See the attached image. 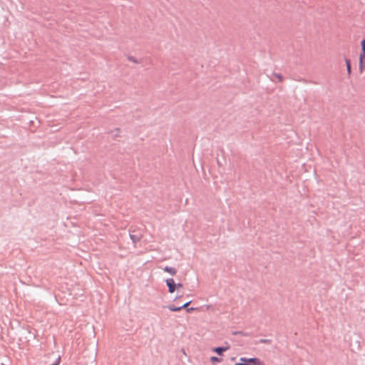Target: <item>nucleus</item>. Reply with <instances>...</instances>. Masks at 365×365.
<instances>
[{
    "instance_id": "1",
    "label": "nucleus",
    "mask_w": 365,
    "mask_h": 365,
    "mask_svg": "<svg viewBox=\"0 0 365 365\" xmlns=\"http://www.w3.org/2000/svg\"><path fill=\"white\" fill-rule=\"evenodd\" d=\"M167 286L168 287V291L170 293H173L176 288V284L173 279H168L166 280Z\"/></svg>"
},
{
    "instance_id": "11",
    "label": "nucleus",
    "mask_w": 365,
    "mask_h": 365,
    "mask_svg": "<svg viewBox=\"0 0 365 365\" xmlns=\"http://www.w3.org/2000/svg\"><path fill=\"white\" fill-rule=\"evenodd\" d=\"M190 304V302H187V303H185V304H183L182 306H181L180 307H182V308H186V307H188V305H189Z\"/></svg>"
},
{
    "instance_id": "5",
    "label": "nucleus",
    "mask_w": 365,
    "mask_h": 365,
    "mask_svg": "<svg viewBox=\"0 0 365 365\" xmlns=\"http://www.w3.org/2000/svg\"><path fill=\"white\" fill-rule=\"evenodd\" d=\"M128 61L133 63H135V64H138L140 63V61H138L135 57L133 56H129L128 57Z\"/></svg>"
},
{
    "instance_id": "7",
    "label": "nucleus",
    "mask_w": 365,
    "mask_h": 365,
    "mask_svg": "<svg viewBox=\"0 0 365 365\" xmlns=\"http://www.w3.org/2000/svg\"><path fill=\"white\" fill-rule=\"evenodd\" d=\"M168 309L172 312H179L182 309V307H176L175 306L171 305V306L168 307Z\"/></svg>"
},
{
    "instance_id": "2",
    "label": "nucleus",
    "mask_w": 365,
    "mask_h": 365,
    "mask_svg": "<svg viewBox=\"0 0 365 365\" xmlns=\"http://www.w3.org/2000/svg\"><path fill=\"white\" fill-rule=\"evenodd\" d=\"M361 53H360L359 58L361 60H365V39L361 42Z\"/></svg>"
},
{
    "instance_id": "4",
    "label": "nucleus",
    "mask_w": 365,
    "mask_h": 365,
    "mask_svg": "<svg viewBox=\"0 0 365 365\" xmlns=\"http://www.w3.org/2000/svg\"><path fill=\"white\" fill-rule=\"evenodd\" d=\"M226 350H227V349L223 348V347H216L214 349V351L216 352L219 355H222V353Z\"/></svg>"
},
{
    "instance_id": "13",
    "label": "nucleus",
    "mask_w": 365,
    "mask_h": 365,
    "mask_svg": "<svg viewBox=\"0 0 365 365\" xmlns=\"http://www.w3.org/2000/svg\"><path fill=\"white\" fill-rule=\"evenodd\" d=\"M192 310H194V308H190V309H187V311L188 312H191V311H192Z\"/></svg>"
},
{
    "instance_id": "10",
    "label": "nucleus",
    "mask_w": 365,
    "mask_h": 365,
    "mask_svg": "<svg viewBox=\"0 0 365 365\" xmlns=\"http://www.w3.org/2000/svg\"><path fill=\"white\" fill-rule=\"evenodd\" d=\"M274 77L277 78L279 81H282V77L279 74H274Z\"/></svg>"
},
{
    "instance_id": "12",
    "label": "nucleus",
    "mask_w": 365,
    "mask_h": 365,
    "mask_svg": "<svg viewBox=\"0 0 365 365\" xmlns=\"http://www.w3.org/2000/svg\"><path fill=\"white\" fill-rule=\"evenodd\" d=\"M182 284H176V287H178V288H179V287H182Z\"/></svg>"
},
{
    "instance_id": "3",
    "label": "nucleus",
    "mask_w": 365,
    "mask_h": 365,
    "mask_svg": "<svg viewBox=\"0 0 365 365\" xmlns=\"http://www.w3.org/2000/svg\"><path fill=\"white\" fill-rule=\"evenodd\" d=\"M164 271L168 273H170L173 275H175L177 272L176 269L173 267H165L164 268Z\"/></svg>"
},
{
    "instance_id": "8",
    "label": "nucleus",
    "mask_w": 365,
    "mask_h": 365,
    "mask_svg": "<svg viewBox=\"0 0 365 365\" xmlns=\"http://www.w3.org/2000/svg\"><path fill=\"white\" fill-rule=\"evenodd\" d=\"M346 66L347 68V72L349 74L351 73V63L349 59H346Z\"/></svg>"
},
{
    "instance_id": "6",
    "label": "nucleus",
    "mask_w": 365,
    "mask_h": 365,
    "mask_svg": "<svg viewBox=\"0 0 365 365\" xmlns=\"http://www.w3.org/2000/svg\"><path fill=\"white\" fill-rule=\"evenodd\" d=\"M364 61L365 60H361L359 58V71H360L361 73H362L364 71H365Z\"/></svg>"
},
{
    "instance_id": "9",
    "label": "nucleus",
    "mask_w": 365,
    "mask_h": 365,
    "mask_svg": "<svg viewBox=\"0 0 365 365\" xmlns=\"http://www.w3.org/2000/svg\"><path fill=\"white\" fill-rule=\"evenodd\" d=\"M210 361H211L212 362H220L222 360H221V359L217 358V357H216V356H212V357L210 358Z\"/></svg>"
}]
</instances>
